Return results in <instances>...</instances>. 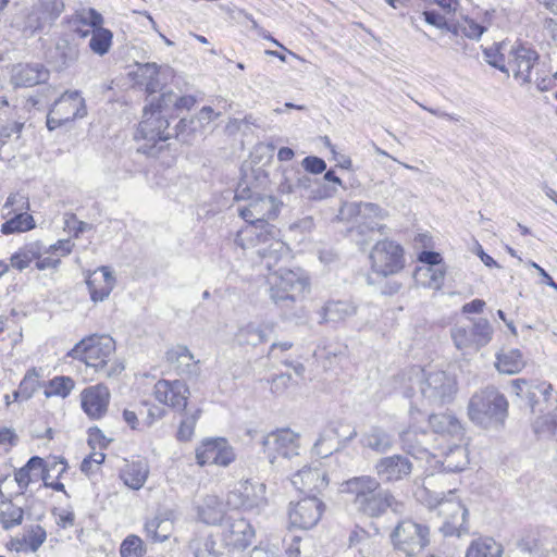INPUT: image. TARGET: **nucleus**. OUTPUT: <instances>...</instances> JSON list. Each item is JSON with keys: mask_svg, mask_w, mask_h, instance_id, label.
Returning a JSON list of instances; mask_svg holds the SVG:
<instances>
[{"mask_svg": "<svg viewBox=\"0 0 557 557\" xmlns=\"http://www.w3.org/2000/svg\"><path fill=\"white\" fill-rule=\"evenodd\" d=\"M235 244L243 249H255L269 271L290 257V249L282 239L281 231L268 221L244 226L237 232Z\"/></svg>", "mask_w": 557, "mask_h": 557, "instance_id": "1", "label": "nucleus"}, {"mask_svg": "<svg viewBox=\"0 0 557 557\" xmlns=\"http://www.w3.org/2000/svg\"><path fill=\"white\" fill-rule=\"evenodd\" d=\"M408 381L406 397H413L418 389L422 399L432 406H443L453 401L457 393L455 376L445 371L425 372L419 367H413L409 371Z\"/></svg>", "mask_w": 557, "mask_h": 557, "instance_id": "2", "label": "nucleus"}, {"mask_svg": "<svg viewBox=\"0 0 557 557\" xmlns=\"http://www.w3.org/2000/svg\"><path fill=\"white\" fill-rule=\"evenodd\" d=\"M507 399L493 386L473 394L468 404L470 420L485 428L503 423L507 417Z\"/></svg>", "mask_w": 557, "mask_h": 557, "instance_id": "3", "label": "nucleus"}, {"mask_svg": "<svg viewBox=\"0 0 557 557\" xmlns=\"http://www.w3.org/2000/svg\"><path fill=\"white\" fill-rule=\"evenodd\" d=\"M268 283L271 299L282 307H288L289 304L302 299L309 289L308 277L300 270L275 269L274 267L270 271Z\"/></svg>", "mask_w": 557, "mask_h": 557, "instance_id": "4", "label": "nucleus"}, {"mask_svg": "<svg viewBox=\"0 0 557 557\" xmlns=\"http://www.w3.org/2000/svg\"><path fill=\"white\" fill-rule=\"evenodd\" d=\"M389 540L395 550L408 557L417 556L430 544V528L406 518L393 528Z\"/></svg>", "mask_w": 557, "mask_h": 557, "instance_id": "5", "label": "nucleus"}, {"mask_svg": "<svg viewBox=\"0 0 557 557\" xmlns=\"http://www.w3.org/2000/svg\"><path fill=\"white\" fill-rule=\"evenodd\" d=\"M114 352L115 342L111 336L94 334L75 344L67 356L83 361L97 372L98 369L107 366Z\"/></svg>", "mask_w": 557, "mask_h": 557, "instance_id": "6", "label": "nucleus"}, {"mask_svg": "<svg viewBox=\"0 0 557 557\" xmlns=\"http://www.w3.org/2000/svg\"><path fill=\"white\" fill-rule=\"evenodd\" d=\"M235 199L247 201L245 206L238 208L239 215L247 224L261 223L278 214V202L275 197L253 191L248 185L242 183L238 185Z\"/></svg>", "mask_w": 557, "mask_h": 557, "instance_id": "7", "label": "nucleus"}, {"mask_svg": "<svg viewBox=\"0 0 557 557\" xmlns=\"http://www.w3.org/2000/svg\"><path fill=\"white\" fill-rule=\"evenodd\" d=\"M450 335L459 350L478 351L492 341L493 327L485 318L469 319L467 325H455L450 330Z\"/></svg>", "mask_w": 557, "mask_h": 557, "instance_id": "8", "label": "nucleus"}, {"mask_svg": "<svg viewBox=\"0 0 557 557\" xmlns=\"http://www.w3.org/2000/svg\"><path fill=\"white\" fill-rule=\"evenodd\" d=\"M369 259L372 271L386 277L404 268V249L394 240H379L371 249Z\"/></svg>", "mask_w": 557, "mask_h": 557, "instance_id": "9", "label": "nucleus"}, {"mask_svg": "<svg viewBox=\"0 0 557 557\" xmlns=\"http://www.w3.org/2000/svg\"><path fill=\"white\" fill-rule=\"evenodd\" d=\"M169 125L170 123L165 115L145 107L143 120L138 124L135 138L144 139L146 144L139 147L138 151L149 153L159 141H166L171 137Z\"/></svg>", "mask_w": 557, "mask_h": 557, "instance_id": "10", "label": "nucleus"}, {"mask_svg": "<svg viewBox=\"0 0 557 557\" xmlns=\"http://www.w3.org/2000/svg\"><path fill=\"white\" fill-rule=\"evenodd\" d=\"M261 444L271 465H275L278 457L292 459L299 455V435L289 429H281L267 434Z\"/></svg>", "mask_w": 557, "mask_h": 557, "instance_id": "11", "label": "nucleus"}, {"mask_svg": "<svg viewBox=\"0 0 557 557\" xmlns=\"http://www.w3.org/2000/svg\"><path fill=\"white\" fill-rule=\"evenodd\" d=\"M196 462L203 467L216 465L227 467L235 458L234 448L224 437L205 438L196 448Z\"/></svg>", "mask_w": 557, "mask_h": 557, "instance_id": "12", "label": "nucleus"}, {"mask_svg": "<svg viewBox=\"0 0 557 557\" xmlns=\"http://www.w3.org/2000/svg\"><path fill=\"white\" fill-rule=\"evenodd\" d=\"M437 512L443 519L441 531L446 536H460L469 531L467 522L468 509L461 502L447 498L437 504Z\"/></svg>", "mask_w": 557, "mask_h": 557, "instance_id": "13", "label": "nucleus"}, {"mask_svg": "<svg viewBox=\"0 0 557 557\" xmlns=\"http://www.w3.org/2000/svg\"><path fill=\"white\" fill-rule=\"evenodd\" d=\"M324 508L323 502L315 495L305 497L296 504H290L289 523L302 530L311 529L320 521Z\"/></svg>", "mask_w": 557, "mask_h": 557, "instance_id": "14", "label": "nucleus"}, {"mask_svg": "<svg viewBox=\"0 0 557 557\" xmlns=\"http://www.w3.org/2000/svg\"><path fill=\"white\" fill-rule=\"evenodd\" d=\"M412 469L413 465L410 459L400 454L382 457L377 459L374 465L377 479L385 484H392L408 479Z\"/></svg>", "mask_w": 557, "mask_h": 557, "instance_id": "15", "label": "nucleus"}, {"mask_svg": "<svg viewBox=\"0 0 557 557\" xmlns=\"http://www.w3.org/2000/svg\"><path fill=\"white\" fill-rule=\"evenodd\" d=\"M539 53L524 45L512 46L507 55V67L522 84L532 82L531 71L537 64Z\"/></svg>", "mask_w": 557, "mask_h": 557, "instance_id": "16", "label": "nucleus"}, {"mask_svg": "<svg viewBox=\"0 0 557 557\" xmlns=\"http://www.w3.org/2000/svg\"><path fill=\"white\" fill-rule=\"evenodd\" d=\"M255 537V530L248 520L238 513L226 517L222 540L226 546L244 549L249 546Z\"/></svg>", "mask_w": 557, "mask_h": 557, "instance_id": "17", "label": "nucleus"}, {"mask_svg": "<svg viewBox=\"0 0 557 557\" xmlns=\"http://www.w3.org/2000/svg\"><path fill=\"white\" fill-rule=\"evenodd\" d=\"M153 394L159 403L174 410L183 411L187 406L189 388L185 382L180 380H159L154 384Z\"/></svg>", "mask_w": 557, "mask_h": 557, "instance_id": "18", "label": "nucleus"}, {"mask_svg": "<svg viewBox=\"0 0 557 557\" xmlns=\"http://www.w3.org/2000/svg\"><path fill=\"white\" fill-rule=\"evenodd\" d=\"M265 485L245 482L239 488L228 493L226 505L234 509H253L264 505Z\"/></svg>", "mask_w": 557, "mask_h": 557, "instance_id": "19", "label": "nucleus"}, {"mask_svg": "<svg viewBox=\"0 0 557 557\" xmlns=\"http://www.w3.org/2000/svg\"><path fill=\"white\" fill-rule=\"evenodd\" d=\"M110 391L104 384L88 386L81 393L82 409L92 420L101 419L108 411Z\"/></svg>", "mask_w": 557, "mask_h": 557, "instance_id": "20", "label": "nucleus"}, {"mask_svg": "<svg viewBox=\"0 0 557 557\" xmlns=\"http://www.w3.org/2000/svg\"><path fill=\"white\" fill-rule=\"evenodd\" d=\"M399 506L400 504L396 500L393 493L379 484L376 491L361 499L355 507L359 512L368 517L377 518L385 513L388 508L397 511Z\"/></svg>", "mask_w": 557, "mask_h": 557, "instance_id": "21", "label": "nucleus"}, {"mask_svg": "<svg viewBox=\"0 0 557 557\" xmlns=\"http://www.w3.org/2000/svg\"><path fill=\"white\" fill-rule=\"evenodd\" d=\"M49 77V70L41 63H18L11 69L10 83L14 88H27L45 84Z\"/></svg>", "mask_w": 557, "mask_h": 557, "instance_id": "22", "label": "nucleus"}, {"mask_svg": "<svg viewBox=\"0 0 557 557\" xmlns=\"http://www.w3.org/2000/svg\"><path fill=\"white\" fill-rule=\"evenodd\" d=\"M290 482L299 492L312 495L329 485L326 472L317 467H304L292 475Z\"/></svg>", "mask_w": 557, "mask_h": 557, "instance_id": "23", "label": "nucleus"}, {"mask_svg": "<svg viewBox=\"0 0 557 557\" xmlns=\"http://www.w3.org/2000/svg\"><path fill=\"white\" fill-rule=\"evenodd\" d=\"M55 115L65 123L82 119L87 114L85 99L78 90L63 92L52 104Z\"/></svg>", "mask_w": 557, "mask_h": 557, "instance_id": "24", "label": "nucleus"}, {"mask_svg": "<svg viewBox=\"0 0 557 557\" xmlns=\"http://www.w3.org/2000/svg\"><path fill=\"white\" fill-rule=\"evenodd\" d=\"M90 299L94 302L103 301L115 286V277L109 267H100L86 281Z\"/></svg>", "mask_w": 557, "mask_h": 557, "instance_id": "25", "label": "nucleus"}, {"mask_svg": "<svg viewBox=\"0 0 557 557\" xmlns=\"http://www.w3.org/2000/svg\"><path fill=\"white\" fill-rule=\"evenodd\" d=\"M166 360L183 376L196 377L200 373L199 361L186 346H176L166 352Z\"/></svg>", "mask_w": 557, "mask_h": 557, "instance_id": "26", "label": "nucleus"}, {"mask_svg": "<svg viewBox=\"0 0 557 557\" xmlns=\"http://www.w3.org/2000/svg\"><path fill=\"white\" fill-rule=\"evenodd\" d=\"M381 481L372 475L354 476L341 485L342 493L351 495L352 504L356 506L361 499L369 496L379 488Z\"/></svg>", "mask_w": 557, "mask_h": 557, "instance_id": "27", "label": "nucleus"}, {"mask_svg": "<svg viewBox=\"0 0 557 557\" xmlns=\"http://www.w3.org/2000/svg\"><path fill=\"white\" fill-rule=\"evenodd\" d=\"M274 332L273 323H248L238 329L235 342L240 346H258L267 342Z\"/></svg>", "mask_w": 557, "mask_h": 557, "instance_id": "28", "label": "nucleus"}, {"mask_svg": "<svg viewBox=\"0 0 557 557\" xmlns=\"http://www.w3.org/2000/svg\"><path fill=\"white\" fill-rule=\"evenodd\" d=\"M173 512L171 510L159 511L152 519L145 523L147 536L153 542L166 541L173 531Z\"/></svg>", "mask_w": 557, "mask_h": 557, "instance_id": "29", "label": "nucleus"}, {"mask_svg": "<svg viewBox=\"0 0 557 557\" xmlns=\"http://www.w3.org/2000/svg\"><path fill=\"white\" fill-rule=\"evenodd\" d=\"M360 445L363 448L371 449L376 454H385L394 446V440L391 434L379 426H372L360 437Z\"/></svg>", "mask_w": 557, "mask_h": 557, "instance_id": "30", "label": "nucleus"}, {"mask_svg": "<svg viewBox=\"0 0 557 557\" xmlns=\"http://www.w3.org/2000/svg\"><path fill=\"white\" fill-rule=\"evenodd\" d=\"M227 516L225 505L214 495L206 496L198 507V517L207 524H220Z\"/></svg>", "mask_w": 557, "mask_h": 557, "instance_id": "31", "label": "nucleus"}, {"mask_svg": "<svg viewBox=\"0 0 557 557\" xmlns=\"http://www.w3.org/2000/svg\"><path fill=\"white\" fill-rule=\"evenodd\" d=\"M149 475V466L144 460L126 463L121 470V479L132 490H139L144 486Z\"/></svg>", "mask_w": 557, "mask_h": 557, "instance_id": "32", "label": "nucleus"}, {"mask_svg": "<svg viewBox=\"0 0 557 557\" xmlns=\"http://www.w3.org/2000/svg\"><path fill=\"white\" fill-rule=\"evenodd\" d=\"M436 463H440L442 470L445 472L462 471L469 463L468 450L461 445L449 447Z\"/></svg>", "mask_w": 557, "mask_h": 557, "instance_id": "33", "label": "nucleus"}, {"mask_svg": "<svg viewBox=\"0 0 557 557\" xmlns=\"http://www.w3.org/2000/svg\"><path fill=\"white\" fill-rule=\"evenodd\" d=\"M429 424L435 433L447 434L457 438L462 436V425L453 413L430 414Z\"/></svg>", "mask_w": 557, "mask_h": 557, "instance_id": "34", "label": "nucleus"}, {"mask_svg": "<svg viewBox=\"0 0 557 557\" xmlns=\"http://www.w3.org/2000/svg\"><path fill=\"white\" fill-rule=\"evenodd\" d=\"M503 552V545L493 537L481 536L471 541L466 557H502Z\"/></svg>", "mask_w": 557, "mask_h": 557, "instance_id": "35", "label": "nucleus"}, {"mask_svg": "<svg viewBox=\"0 0 557 557\" xmlns=\"http://www.w3.org/2000/svg\"><path fill=\"white\" fill-rule=\"evenodd\" d=\"M103 24L102 15L95 9L83 10L73 20L74 33L81 38L91 35L92 29Z\"/></svg>", "mask_w": 557, "mask_h": 557, "instance_id": "36", "label": "nucleus"}, {"mask_svg": "<svg viewBox=\"0 0 557 557\" xmlns=\"http://www.w3.org/2000/svg\"><path fill=\"white\" fill-rule=\"evenodd\" d=\"M349 547L357 548L360 557H372L376 550L375 539L364 529L356 527L348 536Z\"/></svg>", "mask_w": 557, "mask_h": 557, "instance_id": "37", "label": "nucleus"}, {"mask_svg": "<svg viewBox=\"0 0 557 557\" xmlns=\"http://www.w3.org/2000/svg\"><path fill=\"white\" fill-rule=\"evenodd\" d=\"M44 249L45 245L41 242H33L26 244L11 256V265L18 271H23L34 260H36V258L40 257V253L44 252Z\"/></svg>", "mask_w": 557, "mask_h": 557, "instance_id": "38", "label": "nucleus"}, {"mask_svg": "<svg viewBox=\"0 0 557 557\" xmlns=\"http://www.w3.org/2000/svg\"><path fill=\"white\" fill-rule=\"evenodd\" d=\"M524 360L519 349L502 351L496 356L495 367L500 373L516 374L524 368Z\"/></svg>", "mask_w": 557, "mask_h": 557, "instance_id": "39", "label": "nucleus"}, {"mask_svg": "<svg viewBox=\"0 0 557 557\" xmlns=\"http://www.w3.org/2000/svg\"><path fill=\"white\" fill-rule=\"evenodd\" d=\"M24 511L10 499L0 500V524L4 530L12 529L22 523Z\"/></svg>", "mask_w": 557, "mask_h": 557, "instance_id": "40", "label": "nucleus"}, {"mask_svg": "<svg viewBox=\"0 0 557 557\" xmlns=\"http://www.w3.org/2000/svg\"><path fill=\"white\" fill-rule=\"evenodd\" d=\"M35 226L36 223L32 214L17 212L1 225V233L3 235L24 233L35 228Z\"/></svg>", "mask_w": 557, "mask_h": 557, "instance_id": "41", "label": "nucleus"}, {"mask_svg": "<svg viewBox=\"0 0 557 557\" xmlns=\"http://www.w3.org/2000/svg\"><path fill=\"white\" fill-rule=\"evenodd\" d=\"M356 313V307L348 301H330L323 308V319L327 322H339Z\"/></svg>", "mask_w": 557, "mask_h": 557, "instance_id": "42", "label": "nucleus"}, {"mask_svg": "<svg viewBox=\"0 0 557 557\" xmlns=\"http://www.w3.org/2000/svg\"><path fill=\"white\" fill-rule=\"evenodd\" d=\"M177 94L172 90L163 91L156 100L153 99L146 108L149 110L158 111V113L165 115L169 121L174 112H177Z\"/></svg>", "mask_w": 557, "mask_h": 557, "instance_id": "43", "label": "nucleus"}, {"mask_svg": "<svg viewBox=\"0 0 557 557\" xmlns=\"http://www.w3.org/2000/svg\"><path fill=\"white\" fill-rule=\"evenodd\" d=\"M89 40L90 50L98 54L104 55L109 52L112 46L113 34L110 29L102 27V25L92 29Z\"/></svg>", "mask_w": 557, "mask_h": 557, "instance_id": "44", "label": "nucleus"}, {"mask_svg": "<svg viewBox=\"0 0 557 557\" xmlns=\"http://www.w3.org/2000/svg\"><path fill=\"white\" fill-rule=\"evenodd\" d=\"M485 29L486 28L484 26L469 17H463L461 21L453 23L450 26V33L453 35L465 36L475 40L480 39Z\"/></svg>", "mask_w": 557, "mask_h": 557, "instance_id": "45", "label": "nucleus"}, {"mask_svg": "<svg viewBox=\"0 0 557 557\" xmlns=\"http://www.w3.org/2000/svg\"><path fill=\"white\" fill-rule=\"evenodd\" d=\"M534 433L539 438H554L557 441V414H546L537 418L533 424Z\"/></svg>", "mask_w": 557, "mask_h": 557, "instance_id": "46", "label": "nucleus"}, {"mask_svg": "<svg viewBox=\"0 0 557 557\" xmlns=\"http://www.w3.org/2000/svg\"><path fill=\"white\" fill-rule=\"evenodd\" d=\"M161 67L156 63H146L139 67V75L145 84L146 91L148 94H154L161 88L159 81Z\"/></svg>", "mask_w": 557, "mask_h": 557, "instance_id": "47", "label": "nucleus"}, {"mask_svg": "<svg viewBox=\"0 0 557 557\" xmlns=\"http://www.w3.org/2000/svg\"><path fill=\"white\" fill-rule=\"evenodd\" d=\"M189 548L195 557H219L220 555L215 549V541L210 536L194 539L189 543Z\"/></svg>", "mask_w": 557, "mask_h": 557, "instance_id": "48", "label": "nucleus"}, {"mask_svg": "<svg viewBox=\"0 0 557 557\" xmlns=\"http://www.w3.org/2000/svg\"><path fill=\"white\" fill-rule=\"evenodd\" d=\"M55 53L58 58V67L60 70L72 65L79 55L77 47L70 45L67 41L58 44L55 47Z\"/></svg>", "mask_w": 557, "mask_h": 557, "instance_id": "49", "label": "nucleus"}, {"mask_svg": "<svg viewBox=\"0 0 557 557\" xmlns=\"http://www.w3.org/2000/svg\"><path fill=\"white\" fill-rule=\"evenodd\" d=\"M505 50V44H498L491 48L484 49L485 61L498 69L500 72L509 74V69L507 67V61L505 59V54L503 52Z\"/></svg>", "mask_w": 557, "mask_h": 557, "instance_id": "50", "label": "nucleus"}, {"mask_svg": "<svg viewBox=\"0 0 557 557\" xmlns=\"http://www.w3.org/2000/svg\"><path fill=\"white\" fill-rule=\"evenodd\" d=\"M29 208L30 203L28 197L20 191L9 195L3 205V211H7L5 215L27 212Z\"/></svg>", "mask_w": 557, "mask_h": 557, "instance_id": "51", "label": "nucleus"}, {"mask_svg": "<svg viewBox=\"0 0 557 557\" xmlns=\"http://www.w3.org/2000/svg\"><path fill=\"white\" fill-rule=\"evenodd\" d=\"M121 557H143L145 554L144 543L137 535H128L121 544Z\"/></svg>", "mask_w": 557, "mask_h": 557, "instance_id": "52", "label": "nucleus"}, {"mask_svg": "<svg viewBox=\"0 0 557 557\" xmlns=\"http://www.w3.org/2000/svg\"><path fill=\"white\" fill-rule=\"evenodd\" d=\"M38 386V376L35 371L28 372L20 384L17 391L13 393L14 400L20 397L23 399H29Z\"/></svg>", "mask_w": 557, "mask_h": 557, "instance_id": "53", "label": "nucleus"}, {"mask_svg": "<svg viewBox=\"0 0 557 557\" xmlns=\"http://www.w3.org/2000/svg\"><path fill=\"white\" fill-rule=\"evenodd\" d=\"M46 539V530L40 525H34L28 531L27 536L25 537V543L29 550L35 553L45 543Z\"/></svg>", "mask_w": 557, "mask_h": 557, "instance_id": "54", "label": "nucleus"}, {"mask_svg": "<svg viewBox=\"0 0 557 557\" xmlns=\"http://www.w3.org/2000/svg\"><path fill=\"white\" fill-rule=\"evenodd\" d=\"M73 388L74 381L69 376H58L50 381V389L53 395L64 398L70 395Z\"/></svg>", "mask_w": 557, "mask_h": 557, "instance_id": "55", "label": "nucleus"}, {"mask_svg": "<svg viewBox=\"0 0 557 557\" xmlns=\"http://www.w3.org/2000/svg\"><path fill=\"white\" fill-rule=\"evenodd\" d=\"M417 435V432L409 428L408 430L399 433V438L403 444V448L410 455L416 457H422L421 455L426 454V449L420 448L412 443V437Z\"/></svg>", "mask_w": 557, "mask_h": 557, "instance_id": "56", "label": "nucleus"}, {"mask_svg": "<svg viewBox=\"0 0 557 557\" xmlns=\"http://www.w3.org/2000/svg\"><path fill=\"white\" fill-rule=\"evenodd\" d=\"M199 410H197L194 414L185 418L178 428L177 438L180 441H189L194 435L195 425L199 416Z\"/></svg>", "mask_w": 557, "mask_h": 557, "instance_id": "57", "label": "nucleus"}, {"mask_svg": "<svg viewBox=\"0 0 557 557\" xmlns=\"http://www.w3.org/2000/svg\"><path fill=\"white\" fill-rule=\"evenodd\" d=\"M74 244L70 239H60L55 244L50 245L49 247L45 246L44 251L48 255H52L55 258H59L61 261L62 257L70 255L73 250Z\"/></svg>", "mask_w": 557, "mask_h": 557, "instance_id": "58", "label": "nucleus"}, {"mask_svg": "<svg viewBox=\"0 0 557 557\" xmlns=\"http://www.w3.org/2000/svg\"><path fill=\"white\" fill-rule=\"evenodd\" d=\"M269 382L271 384V392L275 395H282L290 386L292 376L289 374L281 373L274 375Z\"/></svg>", "mask_w": 557, "mask_h": 557, "instance_id": "59", "label": "nucleus"}, {"mask_svg": "<svg viewBox=\"0 0 557 557\" xmlns=\"http://www.w3.org/2000/svg\"><path fill=\"white\" fill-rule=\"evenodd\" d=\"M329 442L330 441L326 438V435L321 434L313 445V454L321 458H325L332 455L336 448L334 443Z\"/></svg>", "mask_w": 557, "mask_h": 557, "instance_id": "60", "label": "nucleus"}, {"mask_svg": "<svg viewBox=\"0 0 557 557\" xmlns=\"http://www.w3.org/2000/svg\"><path fill=\"white\" fill-rule=\"evenodd\" d=\"M302 168L311 174H321L326 169V163L323 159L314 156L306 157L301 161Z\"/></svg>", "mask_w": 557, "mask_h": 557, "instance_id": "61", "label": "nucleus"}, {"mask_svg": "<svg viewBox=\"0 0 557 557\" xmlns=\"http://www.w3.org/2000/svg\"><path fill=\"white\" fill-rule=\"evenodd\" d=\"M423 15L428 24L433 25L440 29H446L450 33V26L453 23L448 22L445 16L438 14L435 11H424Z\"/></svg>", "mask_w": 557, "mask_h": 557, "instance_id": "62", "label": "nucleus"}, {"mask_svg": "<svg viewBox=\"0 0 557 557\" xmlns=\"http://www.w3.org/2000/svg\"><path fill=\"white\" fill-rule=\"evenodd\" d=\"M358 213L366 218L373 216V218H377L380 220H382L386 216V213L384 212V210L380 206L372 203V202L360 203L358 207Z\"/></svg>", "mask_w": 557, "mask_h": 557, "instance_id": "63", "label": "nucleus"}, {"mask_svg": "<svg viewBox=\"0 0 557 557\" xmlns=\"http://www.w3.org/2000/svg\"><path fill=\"white\" fill-rule=\"evenodd\" d=\"M125 369V366L122 361L115 359L111 360L101 369L97 370V373H100L104 377H114L120 375Z\"/></svg>", "mask_w": 557, "mask_h": 557, "instance_id": "64", "label": "nucleus"}]
</instances>
